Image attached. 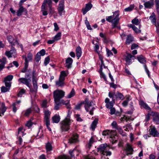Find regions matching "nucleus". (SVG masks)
<instances>
[{"label": "nucleus", "mask_w": 159, "mask_h": 159, "mask_svg": "<svg viewBox=\"0 0 159 159\" xmlns=\"http://www.w3.org/2000/svg\"><path fill=\"white\" fill-rule=\"evenodd\" d=\"M21 102L20 100L17 101L13 103L12 104V111L14 112H16L17 111V108L16 107V106L17 104H19Z\"/></svg>", "instance_id": "nucleus-35"}, {"label": "nucleus", "mask_w": 159, "mask_h": 159, "mask_svg": "<svg viewBox=\"0 0 159 159\" xmlns=\"http://www.w3.org/2000/svg\"><path fill=\"white\" fill-rule=\"evenodd\" d=\"M102 135L104 136L108 135L110 138L112 139L113 141H116V133L115 131L112 130H106L103 131Z\"/></svg>", "instance_id": "nucleus-8"}, {"label": "nucleus", "mask_w": 159, "mask_h": 159, "mask_svg": "<svg viewBox=\"0 0 159 159\" xmlns=\"http://www.w3.org/2000/svg\"><path fill=\"white\" fill-rule=\"evenodd\" d=\"M55 159H70V157L69 156L64 154L59 156Z\"/></svg>", "instance_id": "nucleus-38"}, {"label": "nucleus", "mask_w": 159, "mask_h": 159, "mask_svg": "<svg viewBox=\"0 0 159 159\" xmlns=\"http://www.w3.org/2000/svg\"><path fill=\"white\" fill-rule=\"evenodd\" d=\"M110 87L116 89L117 87V85L116 84H115L114 82H112L110 84Z\"/></svg>", "instance_id": "nucleus-63"}, {"label": "nucleus", "mask_w": 159, "mask_h": 159, "mask_svg": "<svg viewBox=\"0 0 159 159\" xmlns=\"http://www.w3.org/2000/svg\"><path fill=\"white\" fill-rule=\"evenodd\" d=\"M125 151L126 152V155L128 156L133 154L134 150L132 146L128 143L126 145Z\"/></svg>", "instance_id": "nucleus-14"}, {"label": "nucleus", "mask_w": 159, "mask_h": 159, "mask_svg": "<svg viewBox=\"0 0 159 159\" xmlns=\"http://www.w3.org/2000/svg\"><path fill=\"white\" fill-rule=\"evenodd\" d=\"M106 50L108 57L111 56L113 55V54L111 51L109 50L108 48H106Z\"/></svg>", "instance_id": "nucleus-56"}, {"label": "nucleus", "mask_w": 159, "mask_h": 159, "mask_svg": "<svg viewBox=\"0 0 159 159\" xmlns=\"http://www.w3.org/2000/svg\"><path fill=\"white\" fill-rule=\"evenodd\" d=\"M37 53H39L40 56H43L45 54L46 52L44 49H42Z\"/></svg>", "instance_id": "nucleus-57"}, {"label": "nucleus", "mask_w": 159, "mask_h": 159, "mask_svg": "<svg viewBox=\"0 0 159 159\" xmlns=\"http://www.w3.org/2000/svg\"><path fill=\"white\" fill-rule=\"evenodd\" d=\"M135 58L134 56L131 55L130 54H127L125 60L127 63L129 65L131 63V60H134Z\"/></svg>", "instance_id": "nucleus-24"}, {"label": "nucleus", "mask_w": 159, "mask_h": 159, "mask_svg": "<svg viewBox=\"0 0 159 159\" xmlns=\"http://www.w3.org/2000/svg\"><path fill=\"white\" fill-rule=\"evenodd\" d=\"M149 19L150 20L152 23L157 28V30L158 33H159V23L157 22L156 23V16L154 13H152L149 17Z\"/></svg>", "instance_id": "nucleus-11"}, {"label": "nucleus", "mask_w": 159, "mask_h": 159, "mask_svg": "<svg viewBox=\"0 0 159 159\" xmlns=\"http://www.w3.org/2000/svg\"><path fill=\"white\" fill-rule=\"evenodd\" d=\"M25 93V91L24 89H21L19 92L17 94V96L18 97H21L22 96V95Z\"/></svg>", "instance_id": "nucleus-49"}, {"label": "nucleus", "mask_w": 159, "mask_h": 159, "mask_svg": "<svg viewBox=\"0 0 159 159\" xmlns=\"http://www.w3.org/2000/svg\"><path fill=\"white\" fill-rule=\"evenodd\" d=\"M61 32L58 33L54 37L52 38L55 41H57L60 40L61 39Z\"/></svg>", "instance_id": "nucleus-37"}, {"label": "nucleus", "mask_w": 159, "mask_h": 159, "mask_svg": "<svg viewBox=\"0 0 159 159\" xmlns=\"http://www.w3.org/2000/svg\"><path fill=\"white\" fill-rule=\"evenodd\" d=\"M33 124V123L31 121L29 120L27 122L26 124V125L29 128H30L31 127Z\"/></svg>", "instance_id": "nucleus-61"}, {"label": "nucleus", "mask_w": 159, "mask_h": 159, "mask_svg": "<svg viewBox=\"0 0 159 159\" xmlns=\"http://www.w3.org/2000/svg\"><path fill=\"white\" fill-rule=\"evenodd\" d=\"M69 102V100H67L66 101L61 100V103L65 105L67 109L71 108Z\"/></svg>", "instance_id": "nucleus-32"}, {"label": "nucleus", "mask_w": 159, "mask_h": 159, "mask_svg": "<svg viewBox=\"0 0 159 159\" xmlns=\"http://www.w3.org/2000/svg\"><path fill=\"white\" fill-rule=\"evenodd\" d=\"M25 131V129L22 127H20L19 128L17 136H19L20 135H21V137L23 136L25 134L24 133Z\"/></svg>", "instance_id": "nucleus-33"}, {"label": "nucleus", "mask_w": 159, "mask_h": 159, "mask_svg": "<svg viewBox=\"0 0 159 159\" xmlns=\"http://www.w3.org/2000/svg\"><path fill=\"white\" fill-rule=\"evenodd\" d=\"M108 145L106 143L101 144L97 148V151L100 153L101 155L110 156L111 155V151L107 150V147Z\"/></svg>", "instance_id": "nucleus-5"}, {"label": "nucleus", "mask_w": 159, "mask_h": 159, "mask_svg": "<svg viewBox=\"0 0 159 159\" xmlns=\"http://www.w3.org/2000/svg\"><path fill=\"white\" fill-rule=\"evenodd\" d=\"M100 59L101 60V64L100 66V68L98 71V72L100 73L103 72H102V66H103L104 67L105 66L104 65V62L102 59V58H101L100 57Z\"/></svg>", "instance_id": "nucleus-43"}, {"label": "nucleus", "mask_w": 159, "mask_h": 159, "mask_svg": "<svg viewBox=\"0 0 159 159\" xmlns=\"http://www.w3.org/2000/svg\"><path fill=\"white\" fill-rule=\"evenodd\" d=\"M75 91L74 89H72L68 95L67 98H70L73 97L75 95Z\"/></svg>", "instance_id": "nucleus-45"}, {"label": "nucleus", "mask_w": 159, "mask_h": 159, "mask_svg": "<svg viewBox=\"0 0 159 159\" xmlns=\"http://www.w3.org/2000/svg\"><path fill=\"white\" fill-rule=\"evenodd\" d=\"M60 119V116L57 114L55 115L52 118V122L54 123H58Z\"/></svg>", "instance_id": "nucleus-27"}, {"label": "nucleus", "mask_w": 159, "mask_h": 159, "mask_svg": "<svg viewBox=\"0 0 159 159\" xmlns=\"http://www.w3.org/2000/svg\"><path fill=\"white\" fill-rule=\"evenodd\" d=\"M129 101V99L127 98L122 103V105L124 107H126L128 104Z\"/></svg>", "instance_id": "nucleus-52"}, {"label": "nucleus", "mask_w": 159, "mask_h": 159, "mask_svg": "<svg viewBox=\"0 0 159 159\" xmlns=\"http://www.w3.org/2000/svg\"><path fill=\"white\" fill-rule=\"evenodd\" d=\"M46 149L47 152L49 153V152L52 150V146L51 143L48 142L46 144Z\"/></svg>", "instance_id": "nucleus-29"}, {"label": "nucleus", "mask_w": 159, "mask_h": 159, "mask_svg": "<svg viewBox=\"0 0 159 159\" xmlns=\"http://www.w3.org/2000/svg\"><path fill=\"white\" fill-rule=\"evenodd\" d=\"M32 110L31 108L27 109L25 111L24 115L26 116H28L31 112Z\"/></svg>", "instance_id": "nucleus-51"}, {"label": "nucleus", "mask_w": 159, "mask_h": 159, "mask_svg": "<svg viewBox=\"0 0 159 159\" xmlns=\"http://www.w3.org/2000/svg\"><path fill=\"white\" fill-rule=\"evenodd\" d=\"M134 8V4L131 5L129 7L125 9V11H132Z\"/></svg>", "instance_id": "nucleus-44"}, {"label": "nucleus", "mask_w": 159, "mask_h": 159, "mask_svg": "<svg viewBox=\"0 0 159 159\" xmlns=\"http://www.w3.org/2000/svg\"><path fill=\"white\" fill-rule=\"evenodd\" d=\"M13 78V75H9L4 78L3 82L5 83V85L6 86L11 87V81L12 80Z\"/></svg>", "instance_id": "nucleus-12"}, {"label": "nucleus", "mask_w": 159, "mask_h": 159, "mask_svg": "<svg viewBox=\"0 0 159 159\" xmlns=\"http://www.w3.org/2000/svg\"><path fill=\"white\" fill-rule=\"evenodd\" d=\"M153 120L157 124H159V113L157 112H152Z\"/></svg>", "instance_id": "nucleus-17"}, {"label": "nucleus", "mask_w": 159, "mask_h": 159, "mask_svg": "<svg viewBox=\"0 0 159 159\" xmlns=\"http://www.w3.org/2000/svg\"><path fill=\"white\" fill-rule=\"evenodd\" d=\"M64 81V78L62 79L59 77V80L55 82V85L58 87H63L65 85Z\"/></svg>", "instance_id": "nucleus-22"}, {"label": "nucleus", "mask_w": 159, "mask_h": 159, "mask_svg": "<svg viewBox=\"0 0 159 159\" xmlns=\"http://www.w3.org/2000/svg\"><path fill=\"white\" fill-rule=\"evenodd\" d=\"M133 37L131 35L129 34L127 36L125 41V43L127 44H129L133 41Z\"/></svg>", "instance_id": "nucleus-28"}, {"label": "nucleus", "mask_w": 159, "mask_h": 159, "mask_svg": "<svg viewBox=\"0 0 159 159\" xmlns=\"http://www.w3.org/2000/svg\"><path fill=\"white\" fill-rule=\"evenodd\" d=\"M78 135L77 134H74L69 139V143H75L78 141Z\"/></svg>", "instance_id": "nucleus-23"}, {"label": "nucleus", "mask_w": 159, "mask_h": 159, "mask_svg": "<svg viewBox=\"0 0 159 159\" xmlns=\"http://www.w3.org/2000/svg\"><path fill=\"white\" fill-rule=\"evenodd\" d=\"M76 57L79 58L81 57L82 55V50L80 46L77 47L76 49Z\"/></svg>", "instance_id": "nucleus-30"}, {"label": "nucleus", "mask_w": 159, "mask_h": 159, "mask_svg": "<svg viewBox=\"0 0 159 159\" xmlns=\"http://www.w3.org/2000/svg\"><path fill=\"white\" fill-rule=\"evenodd\" d=\"M35 60L36 61L38 62L41 59V56L39 53H37L35 57Z\"/></svg>", "instance_id": "nucleus-54"}, {"label": "nucleus", "mask_w": 159, "mask_h": 159, "mask_svg": "<svg viewBox=\"0 0 159 159\" xmlns=\"http://www.w3.org/2000/svg\"><path fill=\"white\" fill-rule=\"evenodd\" d=\"M48 5L50 8V11L51 9L52 1V0H44L42 5V9H46V5Z\"/></svg>", "instance_id": "nucleus-18"}, {"label": "nucleus", "mask_w": 159, "mask_h": 159, "mask_svg": "<svg viewBox=\"0 0 159 159\" xmlns=\"http://www.w3.org/2000/svg\"><path fill=\"white\" fill-rule=\"evenodd\" d=\"M68 74H67L65 71H62L60 72V74L59 76V78H64V80H65V77L67 76Z\"/></svg>", "instance_id": "nucleus-40"}, {"label": "nucleus", "mask_w": 159, "mask_h": 159, "mask_svg": "<svg viewBox=\"0 0 159 159\" xmlns=\"http://www.w3.org/2000/svg\"><path fill=\"white\" fill-rule=\"evenodd\" d=\"M41 106L43 108H47L48 107L47 100H43L42 102Z\"/></svg>", "instance_id": "nucleus-47"}, {"label": "nucleus", "mask_w": 159, "mask_h": 159, "mask_svg": "<svg viewBox=\"0 0 159 159\" xmlns=\"http://www.w3.org/2000/svg\"><path fill=\"white\" fill-rule=\"evenodd\" d=\"M131 22L133 24H134L135 25H139V28H140V20H139L137 17H135L132 20Z\"/></svg>", "instance_id": "nucleus-34"}, {"label": "nucleus", "mask_w": 159, "mask_h": 159, "mask_svg": "<svg viewBox=\"0 0 159 159\" xmlns=\"http://www.w3.org/2000/svg\"><path fill=\"white\" fill-rule=\"evenodd\" d=\"M74 150H70L69 151V154L70 155V159H71V158H73L74 157H75V154L74 153Z\"/></svg>", "instance_id": "nucleus-55"}, {"label": "nucleus", "mask_w": 159, "mask_h": 159, "mask_svg": "<svg viewBox=\"0 0 159 159\" xmlns=\"http://www.w3.org/2000/svg\"><path fill=\"white\" fill-rule=\"evenodd\" d=\"M44 121L47 122L50 121V114L51 112L49 110H44Z\"/></svg>", "instance_id": "nucleus-16"}, {"label": "nucleus", "mask_w": 159, "mask_h": 159, "mask_svg": "<svg viewBox=\"0 0 159 159\" xmlns=\"http://www.w3.org/2000/svg\"><path fill=\"white\" fill-rule=\"evenodd\" d=\"M93 5L91 2H89L85 4V7L84 8L82 9V11L83 15H85L89 10H90Z\"/></svg>", "instance_id": "nucleus-15"}, {"label": "nucleus", "mask_w": 159, "mask_h": 159, "mask_svg": "<svg viewBox=\"0 0 159 159\" xmlns=\"http://www.w3.org/2000/svg\"><path fill=\"white\" fill-rule=\"evenodd\" d=\"M93 102L92 101L89 100L88 99L86 98L84 101L77 105L75 106V109L76 110L80 109L81 105L84 104L86 111L89 112L91 115H93V111L95 109V108L93 105Z\"/></svg>", "instance_id": "nucleus-2"}, {"label": "nucleus", "mask_w": 159, "mask_h": 159, "mask_svg": "<svg viewBox=\"0 0 159 159\" xmlns=\"http://www.w3.org/2000/svg\"><path fill=\"white\" fill-rule=\"evenodd\" d=\"M143 5L145 8H152L154 5V0H149L148 1L144 2Z\"/></svg>", "instance_id": "nucleus-19"}, {"label": "nucleus", "mask_w": 159, "mask_h": 159, "mask_svg": "<svg viewBox=\"0 0 159 159\" xmlns=\"http://www.w3.org/2000/svg\"><path fill=\"white\" fill-rule=\"evenodd\" d=\"M138 61L141 63L145 64L146 63V60L145 57L142 55H140L137 57Z\"/></svg>", "instance_id": "nucleus-26"}, {"label": "nucleus", "mask_w": 159, "mask_h": 159, "mask_svg": "<svg viewBox=\"0 0 159 159\" xmlns=\"http://www.w3.org/2000/svg\"><path fill=\"white\" fill-rule=\"evenodd\" d=\"M5 54L8 58L12 57H15L17 56L16 49L14 47L12 46L11 50L10 51H6L5 52Z\"/></svg>", "instance_id": "nucleus-9"}, {"label": "nucleus", "mask_w": 159, "mask_h": 159, "mask_svg": "<svg viewBox=\"0 0 159 159\" xmlns=\"http://www.w3.org/2000/svg\"><path fill=\"white\" fill-rule=\"evenodd\" d=\"M150 134L151 135L154 137H159V133L157 131L156 129L154 126L150 129Z\"/></svg>", "instance_id": "nucleus-20"}, {"label": "nucleus", "mask_w": 159, "mask_h": 159, "mask_svg": "<svg viewBox=\"0 0 159 159\" xmlns=\"http://www.w3.org/2000/svg\"><path fill=\"white\" fill-rule=\"evenodd\" d=\"M98 120L97 119L94 120L91 124V128L93 130H94L96 128V125L98 123Z\"/></svg>", "instance_id": "nucleus-42"}, {"label": "nucleus", "mask_w": 159, "mask_h": 159, "mask_svg": "<svg viewBox=\"0 0 159 159\" xmlns=\"http://www.w3.org/2000/svg\"><path fill=\"white\" fill-rule=\"evenodd\" d=\"M64 0H60L59 2L58 10L60 15L61 16L64 14L65 13L64 10Z\"/></svg>", "instance_id": "nucleus-10"}, {"label": "nucleus", "mask_w": 159, "mask_h": 159, "mask_svg": "<svg viewBox=\"0 0 159 159\" xmlns=\"http://www.w3.org/2000/svg\"><path fill=\"white\" fill-rule=\"evenodd\" d=\"M109 109H110V114L111 115L114 114L116 111V110L115 108L112 107L111 108H110Z\"/></svg>", "instance_id": "nucleus-62"}, {"label": "nucleus", "mask_w": 159, "mask_h": 159, "mask_svg": "<svg viewBox=\"0 0 159 159\" xmlns=\"http://www.w3.org/2000/svg\"><path fill=\"white\" fill-rule=\"evenodd\" d=\"M143 66H144V69H145V71L146 73L147 74L148 76L149 77H150V74L149 71L148 70V69L147 66L145 64Z\"/></svg>", "instance_id": "nucleus-58"}, {"label": "nucleus", "mask_w": 159, "mask_h": 159, "mask_svg": "<svg viewBox=\"0 0 159 159\" xmlns=\"http://www.w3.org/2000/svg\"><path fill=\"white\" fill-rule=\"evenodd\" d=\"M92 43L94 45V50L98 54H99L100 51L98 50L99 48V44L98 42L97 41H93Z\"/></svg>", "instance_id": "nucleus-25"}, {"label": "nucleus", "mask_w": 159, "mask_h": 159, "mask_svg": "<svg viewBox=\"0 0 159 159\" xmlns=\"http://www.w3.org/2000/svg\"><path fill=\"white\" fill-rule=\"evenodd\" d=\"M94 142V139L93 137H91V138L90 139L89 142L87 145V147L89 148L90 149L91 148V146H92V145Z\"/></svg>", "instance_id": "nucleus-39"}, {"label": "nucleus", "mask_w": 159, "mask_h": 159, "mask_svg": "<svg viewBox=\"0 0 159 159\" xmlns=\"http://www.w3.org/2000/svg\"><path fill=\"white\" fill-rule=\"evenodd\" d=\"M133 30L135 31V32L137 33H140L141 32V30L139 29H138L136 26H135L133 27Z\"/></svg>", "instance_id": "nucleus-64"}, {"label": "nucleus", "mask_w": 159, "mask_h": 159, "mask_svg": "<svg viewBox=\"0 0 159 159\" xmlns=\"http://www.w3.org/2000/svg\"><path fill=\"white\" fill-rule=\"evenodd\" d=\"M11 87L3 86L1 88V91L2 92L5 93L9 91Z\"/></svg>", "instance_id": "nucleus-41"}, {"label": "nucleus", "mask_w": 159, "mask_h": 159, "mask_svg": "<svg viewBox=\"0 0 159 159\" xmlns=\"http://www.w3.org/2000/svg\"><path fill=\"white\" fill-rule=\"evenodd\" d=\"M53 97L54 101H60L65 95V92L61 90H57L53 92Z\"/></svg>", "instance_id": "nucleus-7"}, {"label": "nucleus", "mask_w": 159, "mask_h": 159, "mask_svg": "<svg viewBox=\"0 0 159 159\" xmlns=\"http://www.w3.org/2000/svg\"><path fill=\"white\" fill-rule=\"evenodd\" d=\"M34 71L32 72V83L33 88H31V84L30 82L31 80L30 78H20L18 79V81L20 83L25 84L29 88L30 92L36 93L37 91L38 86L37 85V80L34 75Z\"/></svg>", "instance_id": "nucleus-1"}, {"label": "nucleus", "mask_w": 159, "mask_h": 159, "mask_svg": "<svg viewBox=\"0 0 159 159\" xmlns=\"http://www.w3.org/2000/svg\"><path fill=\"white\" fill-rule=\"evenodd\" d=\"M108 96L109 98L112 99H115V98L116 100H123L125 98V97L123 94L118 91H117L116 93L115 92H110L108 93Z\"/></svg>", "instance_id": "nucleus-6"}, {"label": "nucleus", "mask_w": 159, "mask_h": 159, "mask_svg": "<svg viewBox=\"0 0 159 159\" xmlns=\"http://www.w3.org/2000/svg\"><path fill=\"white\" fill-rule=\"evenodd\" d=\"M25 8L23 7L20 6L17 12V15L18 16L21 15L22 13L24 12Z\"/></svg>", "instance_id": "nucleus-36"}, {"label": "nucleus", "mask_w": 159, "mask_h": 159, "mask_svg": "<svg viewBox=\"0 0 159 159\" xmlns=\"http://www.w3.org/2000/svg\"><path fill=\"white\" fill-rule=\"evenodd\" d=\"M84 159H96L90 155H88L87 156L84 157Z\"/></svg>", "instance_id": "nucleus-59"}, {"label": "nucleus", "mask_w": 159, "mask_h": 159, "mask_svg": "<svg viewBox=\"0 0 159 159\" xmlns=\"http://www.w3.org/2000/svg\"><path fill=\"white\" fill-rule=\"evenodd\" d=\"M50 60V58L49 56H48L45 58L44 62V64L45 66H46L48 64Z\"/></svg>", "instance_id": "nucleus-50"}, {"label": "nucleus", "mask_w": 159, "mask_h": 159, "mask_svg": "<svg viewBox=\"0 0 159 159\" xmlns=\"http://www.w3.org/2000/svg\"><path fill=\"white\" fill-rule=\"evenodd\" d=\"M115 99H112V100L110 101L107 104H106V107L108 109L113 107L114 104L115 103Z\"/></svg>", "instance_id": "nucleus-31"}, {"label": "nucleus", "mask_w": 159, "mask_h": 159, "mask_svg": "<svg viewBox=\"0 0 159 159\" xmlns=\"http://www.w3.org/2000/svg\"><path fill=\"white\" fill-rule=\"evenodd\" d=\"M71 112L69 111L66 117L60 122V128L62 131H67L69 129L71 123Z\"/></svg>", "instance_id": "nucleus-4"}, {"label": "nucleus", "mask_w": 159, "mask_h": 159, "mask_svg": "<svg viewBox=\"0 0 159 159\" xmlns=\"http://www.w3.org/2000/svg\"><path fill=\"white\" fill-rule=\"evenodd\" d=\"M7 38L9 42L12 46L16 44L19 45V44L17 40L15 39L12 36L9 35L7 36Z\"/></svg>", "instance_id": "nucleus-13"}, {"label": "nucleus", "mask_w": 159, "mask_h": 159, "mask_svg": "<svg viewBox=\"0 0 159 159\" xmlns=\"http://www.w3.org/2000/svg\"><path fill=\"white\" fill-rule=\"evenodd\" d=\"M54 101L55 102L54 109L56 110H58L59 109V106L60 105V103L59 101Z\"/></svg>", "instance_id": "nucleus-46"}, {"label": "nucleus", "mask_w": 159, "mask_h": 159, "mask_svg": "<svg viewBox=\"0 0 159 159\" xmlns=\"http://www.w3.org/2000/svg\"><path fill=\"white\" fill-rule=\"evenodd\" d=\"M155 6L157 11L159 14V0H155Z\"/></svg>", "instance_id": "nucleus-48"}, {"label": "nucleus", "mask_w": 159, "mask_h": 159, "mask_svg": "<svg viewBox=\"0 0 159 159\" xmlns=\"http://www.w3.org/2000/svg\"><path fill=\"white\" fill-rule=\"evenodd\" d=\"M28 60V62L31 61L32 59V54L31 52H29L28 54L27 57Z\"/></svg>", "instance_id": "nucleus-53"}, {"label": "nucleus", "mask_w": 159, "mask_h": 159, "mask_svg": "<svg viewBox=\"0 0 159 159\" xmlns=\"http://www.w3.org/2000/svg\"><path fill=\"white\" fill-rule=\"evenodd\" d=\"M73 61V60L72 58L70 57L67 58L66 60V67L68 69L70 68L72 66Z\"/></svg>", "instance_id": "nucleus-21"}, {"label": "nucleus", "mask_w": 159, "mask_h": 159, "mask_svg": "<svg viewBox=\"0 0 159 159\" xmlns=\"http://www.w3.org/2000/svg\"><path fill=\"white\" fill-rule=\"evenodd\" d=\"M7 62V58L5 57H3L2 59H0V62H1V63L4 62L5 64H6Z\"/></svg>", "instance_id": "nucleus-60"}, {"label": "nucleus", "mask_w": 159, "mask_h": 159, "mask_svg": "<svg viewBox=\"0 0 159 159\" xmlns=\"http://www.w3.org/2000/svg\"><path fill=\"white\" fill-rule=\"evenodd\" d=\"M119 15V11L117 10L113 12V15L106 17V20L111 23L112 28H117L120 29V26H117L120 20Z\"/></svg>", "instance_id": "nucleus-3"}]
</instances>
